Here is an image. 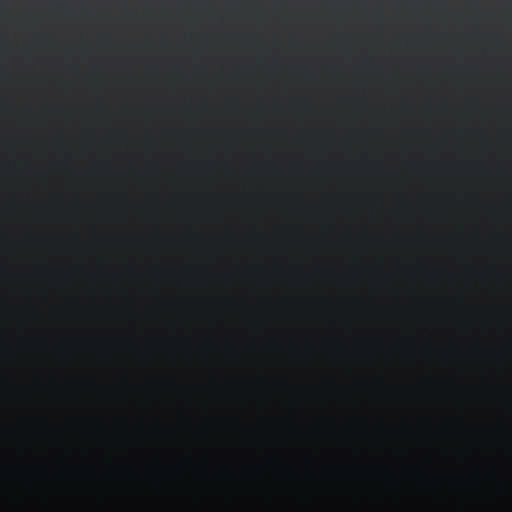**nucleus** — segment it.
I'll return each mask as SVG.
<instances>
[{
	"label": "nucleus",
	"mask_w": 512,
	"mask_h": 512,
	"mask_svg": "<svg viewBox=\"0 0 512 512\" xmlns=\"http://www.w3.org/2000/svg\"><path fill=\"white\" fill-rule=\"evenodd\" d=\"M23 478H25L26 488H28V490H33L34 484H33V480L30 478L29 469H26L25 472H23Z\"/></svg>",
	"instance_id": "f03ea898"
},
{
	"label": "nucleus",
	"mask_w": 512,
	"mask_h": 512,
	"mask_svg": "<svg viewBox=\"0 0 512 512\" xmlns=\"http://www.w3.org/2000/svg\"><path fill=\"white\" fill-rule=\"evenodd\" d=\"M5 394V375H2V395ZM2 443H5V399L2 398ZM1 512H8L5 489V444H2V498Z\"/></svg>",
	"instance_id": "f257e3e1"
},
{
	"label": "nucleus",
	"mask_w": 512,
	"mask_h": 512,
	"mask_svg": "<svg viewBox=\"0 0 512 512\" xmlns=\"http://www.w3.org/2000/svg\"><path fill=\"white\" fill-rule=\"evenodd\" d=\"M1 6H5V3H4V2H2V3H1Z\"/></svg>",
	"instance_id": "7ed1b4c3"
},
{
	"label": "nucleus",
	"mask_w": 512,
	"mask_h": 512,
	"mask_svg": "<svg viewBox=\"0 0 512 512\" xmlns=\"http://www.w3.org/2000/svg\"><path fill=\"white\" fill-rule=\"evenodd\" d=\"M1 36H2V37H4V36H5V34H4V33H2V34H1Z\"/></svg>",
	"instance_id": "39448f33"
},
{
	"label": "nucleus",
	"mask_w": 512,
	"mask_h": 512,
	"mask_svg": "<svg viewBox=\"0 0 512 512\" xmlns=\"http://www.w3.org/2000/svg\"><path fill=\"white\" fill-rule=\"evenodd\" d=\"M1 69H5V66H4V65H2V66H1Z\"/></svg>",
	"instance_id": "20e7f679"
}]
</instances>
